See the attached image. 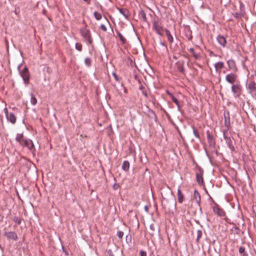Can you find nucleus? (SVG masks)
Here are the masks:
<instances>
[{
    "mask_svg": "<svg viewBox=\"0 0 256 256\" xmlns=\"http://www.w3.org/2000/svg\"><path fill=\"white\" fill-rule=\"evenodd\" d=\"M117 236L119 238H122L123 237L124 232L122 231H118L117 233Z\"/></svg>",
    "mask_w": 256,
    "mask_h": 256,
    "instance_id": "29",
    "label": "nucleus"
},
{
    "mask_svg": "<svg viewBox=\"0 0 256 256\" xmlns=\"http://www.w3.org/2000/svg\"><path fill=\"white\" fill-rule=\"evenodd\" d=\"M140 256H146V252L142 250L140 252Z\"/></svg>",
    "mask_w": 256,
    "mask_h": 256,
    "instance_id": "34",
    "label": "nucleus"
},
{
    "mask_svg": "<svg viewBox=\"0 0 256 256\" xmlns=\"http://www.w3.org/2000/svg\"><path fill=\"white\" fill-rule=\"evenodd\" d=\"M227 64L230 69L232 70L234 72H237L238 68L236 66L235 62L233 60H228L227 62Z\"/></svg>",
    "mask_w": 256,
    "mask_h": 256,
    "instance_id": "8",
    "label": "nucleus"
},
{
    "mask_svg": "<svg viewBox=\"0 0 256 256\" xmlns=\"http://www.w3.org/2000/svg\"><path fill=\"white\" fill-rule=\"evenodd\" d=\"M91 62V59L90 58H87L85 59L84 63L88 66H90Z\"/></svg>",
    "mask_w": 256,
    "mask_h": 256,
    "instance_id": "25",
    "label": "nucleus"
},
{
    "mask_svg": "<svg viewBox=\"0 0 256 256\" xmlns=\"http://www.w3.org/2000/svg\"><path fill=\"white\" fill-rule=\"evenodd\" d=\"M178 70L180 72H184V68L182 64H178Z\"/></svg>",
    "mask_w": 256,
    "mask_h": 256,
    "instance_id": "27",
    "label": "nucleus"
},
{
    "mask_svg": "<svg viewBox=\"0 0 256 256\" xmlns=\"http://www.w3.org/2000/svg\"><path fill=\"white\" fill-rule=\"evenodd\" d=\"M21 76L26 84H28L30 80V74L28 68L25 67L24 70L20 72Z\"/></svg>",
    "mask_w": 256,
    "mask_h": 256,
    "instance_id": "3",
    "label": "nucleus"
},
{
    "mask_svg": "<svg viewBox=\"0 0 256 256\" xmlns=\"http://www.w3.org/2000/svg\"><path fill=\"white\" fill-rule=\"evenodd\" d=\"M224 66V64L222 62H218L214 64L215 70L218 72H220Z\"/></svg>",
    "mask_w": 256,
    "mask_h": 256,
    "instance_id": "14",
    "label": "nucleus"
},
{
    "mask_svg": "<svg viewBox=\"0 0 256 256\" xmlns=\"http://www.w3.org/2000/svg\"><path fill=\"white\" fill-rule=\"evenodd\" d=\"M254 86V84H249L250 87H252V86Z\"/></svg>",
    "mask_w": 256,
    "mask_h": 256,
    "instance_id": "37",
    "label": "nucleus"
},
{
    "mask_svg": "<svg viewBox=\"0 0 256 256\" xmlns=\"http://www.w3.org/2000/svg\"><path fill=\"white\" fill-rule=\"evenodd\" d=\"M216 40L220 44L222 47H225L226 44V38L221 35H219L216 38Z\"/></svg>",
    "mask_w": 256,
    "mask_h": 256,
    "instance_id": "9",
    "label": "nucleus"
},
{
    "mask_svg": "<svg viewBox=\"0 0 256 256\" xmlns=\"http://www.w3.org/2000/svg\"><path fill=\"white\" fill-rule=\"evenodd\" d=\"M25 147H27L30 150L34 149V144L30 140H28L27 142L26 143V144L25 146Z\"/></svg>",
    "mask_w": 256,
    "mask_h": 256,
    "instance_id": "20",
    "label": "nucleus"
},
{
    "mask_svg": "<svg viewBox=\"0 0 256 256\" xmlns=\"http://www.w3.org/2000/svg\"><path fill=\"white\" fill-rule=\"evenodd\" d=\"M189 52L192 53L193 56L196 60L200 59V56L199 54H196L194 52V49L193 48H190L189 49Z\"/></svg>",
    "mask_w": 256,
    "mask_h": 256,
    "instance_id": "21",
    "label": "nucleus"
},
{
    "mask_svg": "<svg viewBox=\"0 0 256 256\" xmlns=\"http://www.w3.org/2000/svg\"><path fill=\"white\" fill-rule=\"evenodd\" d=\"M82 44L80 43H76V48L78 51H82Z\"/></svg>",
    "mask_w": 256,
    "mask_h": 256,
    "instance_id": "26",
    "label": "nucleus"
},
{
    "mask_svg": "<svg viewBox=\"0 0 256 256\" xmlns=\"http://www.w3.org/2000/svg\"><path fill=\"white\" fill-rule=\"evenodd\" d=\"M152 30H154L158 34L162 36L163 32L165 30L158 21H154L152 23Z\"/></svg>",
    "mask_w": 256,
    "mask_h": 256,
    "instance_id": "2",
    "label": "nucleus"
},
{
    "mask_svg": "<svg viewBox=\"0 0 256 256\" xmlns=\"http://www.w3.org/2000/svg\"><path fill=\"white\" fill-rule=\"evenodd\" d=\"M193 132H194V135L196 137L199 138V135H198V132L196 128H193Z\"/></svg>",
    "mask_w": 256,
    "mask_h": 256,
    "instance_id": "30",
    "label": "nucleus"
},
{
    "mask_svg": "<svg viewBox=\"0 0 256 256\" xmlns=\"http://www.w3.org/2000/svg\"><path fill=\"white\" fill-rule=\"evenodd\" d=\"M86 2L88 4H90V0H83Z\"/></svg>",
    "mask_w": 256,
    "mask_h": 256,
    "instance_id": "36",
    "label": "nucleus"
},
{
    "mask_svg": "<svg viewBox=\"0 0 256 256\" xmlns=\"http://www.w3.org/2000/svg\"><path fill=\"white\" fill-rule=\"evenodd\" d=\"M4 112L8 120H9L12 124H15L16 120L15 115L12 112L8 113V110L6 108L4 109Z\"/></svg>",
    "mask_w": 256,
    "mask_h": 256,
    "instance_id": "6",
    "label": "nucleus"
},
{
    "mask_svg": "<svg viewBox=\"0 0 256 256\" xmlns=\"http://www.w3.org/2000/svg\"><path fill=\"white\" fill-rule=\"evenodd\" d=\"M244 248L242 246H240V248H239V252L241 254H242L244 253Z\"/></svg>",
    "mask_w": 256,
    "mask_h": 256,
    "instance_id": "31",
    "label": "nucleus"
},
{
    "mask_svg": "<svg viewBox=\"0 0 256 256\" xmlns=\"http://www.w3.org/2000/svg\"><path fill=\"white\" fill-rule=\"evenodd\" d=\"M94 14L95 18L96 20H98L102 18V14L100 13H99L97 12H94Z\"/></svg>",
    "mask_w": 256,
    "mask_h": 256,
    "instance_id": "23",
    "label": "nucleus"
},
{
    "mask_svg": "<svg viewBox=\"0 0 256 256\" xmlns=\"http://www.w3.org/2000/svg\"><path fill=\"white\" fill-rule=\"evenodd\" d=\"M196 180L199 184H203L202 172L200 170L199 172L196 173Z\"/></svg>",
    "mask_w": 256,
    "mask_h": 256,
    "instance_id": "13",
    "label": "nucleus"
},
{
    "mask_svg": "<svg viewBox=\"0 0 256 256\" xmlns=\"http://www.w3.org/2000/svg\"><path fill=\"white\" fill-rule=\"evenodd\" d=\"M213 211L215 214L220 217H224L225 216V212L218 206H216L213 208Z\"/></svg>",
    "mask_w": 256,
    "mask_h": 256,
    "instance_id": "7",
    "label": "nucleus"
},
{
    "mask_svg": "<svg viewBox=\"0 0 256 256\" xmlns=\"http://www.w3.org/2000/svg\"><path fill=\"white\" fill-rule=\"evenodd\" d=\"M193 200H195L196 204L199 206L200 202V194L196 190L194 192Z\"/></svg>",
    "mask_w": 256,
    "mask_h": 256,
    "instance_id": "10",
    "label": "nucleus"
},
{
    "mask_svg": "<svg viewBox=\"0 0 256 256\" xmlns=\"http://www.w3.org/2000/svg\"><path fill=\"white\" fill-rule=\"evenodd\" d=\"M80 32L82 36L85 39L89 44H92V40L91 37L90 30L86 27L82 28L80 30Z\"/></svg>",
    "mask_w": 256,
    "mask_h": 256,
    "instance_id": "1",
    "label": "nucleus"
},
{
    "mask_svg": "<svg viewBox=\"0 0 256 256\" xmlns=\"http://www.w3.org/2000/svg\"><path fill=\"white\" fill-rule=\"evenodd\" d=\"M14 220L15 222L20 224L21 223V220L18 217L15 216L14 218Z\"/></svg>",
    "mask_w": 256,
    "mask_h": 256,
    "instance_id": "28",
    "label": "nucleus"
},
{
    "mask_svg": "<svg viewBox=\"0 0 256 256\" xmlns=\"http://www.w3.org/2000/svg\"><path fill=\"white\" fill-rule=\"evenodd\" d=\"M168 94L171 98L172 100L176 104L178 110L180 109L181 106L180 105V104L178 100L175 98L172 94L170 92H169L167 91Z\"/></svg>",
    "mask_w": 256,
    "mask_h": 256,
    "instance_id": "12",
    "label": "nucleus"
},
{
    "mask_svg": "<svg viewBox=\"0 0 256 256\" xmlns=\"http://www.w3.org/2000/svg\"><path fill=\"white\" fill-rule=\"evenodd\" d=\"M112 76H114L115 80L117 82L119 81L118 77L115 72H112Z\"/></svg>",
    "mask_w": 256,
    "mask_h": 256,
    "instance_id": "32",
    "label": "nucleus"
},
{
    "mask_svg": "<svg viewBox=\"0 0 256 256\" xmlns=\"http://www.w3.org/2000/svg\"><path fill=\"white\" fill-rule=\"evenodd\" d=\"M120 12L126 18H128L129 16L128 11L125 8H118Z\"/></svg>",
    "mask_w": 256,
    "mask_h": 256,
    "instance_id": "17",
    "label": "nucleus"
},
{
    "mask_svg": "<svg viewBox=\"0 0 256 256\" xmlns=\"http://www.w3.org/2000/svg\"><path fill=\"white\" fill-rule=\"evenodd\" d=\"M178 202L180 204H182L184 200V195L180 189H178Z\"/></svg>",
    "mask_w": 256,
    "mask_h": 256,
    "instance_id": "16",
    "label": "nucleus"
},
{
    "mask_svg": "<svg viewBox=\"0 0 256 256\" xmlns=\"http://www.w3.org/2000/svg\"><path fill=\"white\" fill-rule=\"evenodd\" d=\"M238 79V75L234 73L228 74L226 76V82L230 84H234Z\"/></svg>",
    "mask_w": 256,
    "mask_h": 256,
    "instance_id": "4",
    "label": "nucleus"
},
{
    "mask_svg": "<svg viewBox=\"0 0 256 256\" xmlns=\"http://www.w3.org/2000/svg\"><path fill=\"white\" fill-rule=\"evenodd\" d=\"M6 236L8 239H12L13 240H16L18 239V236L16 232H10L6 233Z\"/></svg>",
    "mask_w": 256,
    "mask_h": 256,
    "instance_id": "11",
    "label": "nucleus"
},
{
    "mask_svg": "<svg viewBox=\"0 0 256 256\" xmlns=\"http://www.w3.org/2000/svg\"><path fill=\"white\" fill-rule=\"evenodd\" d=\"M232 90L236 97H238L241 94L242 86L239 84H233L232 86Z\"/></svg>",
    "mask_w": 256,
    "mask_h": 256,
    "instance_id": "5",
    "label": "nucleus"
},
{
    "mask_svg": "<svg viewBox=\"0 0 256 256\" xmlns=\"http://www.w3.org/2000/svg\"><path fill=\"white\" fill-rule=\"evenodd\" d=\"M117 34L118 36V38H120V39L121 40V42H122V43L124 44H125L126 42V40L125 38L120 32H118Z\"/></svg>",
    "mask_w": 256,
    "mask_h": 256,
    "instance_id": "22",
    "label": "nucleus"
},
{
    "mask_svg": "<svg viewBox=\"0 0 256 256\" xmlns=\"http://www.w3.org/2000/svg\"><path fill=\"white\" fill-rule=\"evenodd\" d=\"M28 140H27V139H26V140H25V142H24V143H22V144L21 146H26V143L27 142Z\"/></svg>",
    "mask_w": 256,
    "mask_h": 256,
    "instance_id": "35",
    "label": "nucleus"
},
{
    "mask_svg": "<svg viewBox=\"0 0 256 256\" xmlns=\"http://www.w3.org/2000/svg\"><path fill=\"white\" fill-rule=\"evenodd\" d=\"M100 28L104 32H106L107 30L106 26L104 24H101Z\"/></svg>",
    "mask_w": 256,
    "mask_h": 256,
    "instance_id": "33",
    "label": "nucleus"
},
{
    "mask_svg": "<svg viewBox=\"0 0 256 256\" xmlns=\"http://www.w3.org/2000/svg\"><path fill=\"white\" fill-rule=\"evenodd\" d=\"M16 140L19 142L20 145H22L26 139L24 138L22 134H18L16 138Z\"/></svg>",
    "mask_w": 256,
    "mask_h": 256,
    "instance_id": "15",
    "label": "nucleus"
},
{
    "mask_svg": "<svg viewBox=\"0 0 256 256\" xmlns=\"http://www.w3.org/2000/svg\"><path fill=\"white\" fill-rule=\"evenodd\" d=\"M161 44L162 45V46H165L164 43H163V42H161Z\"/></svg>",
    "mask_w": 256,
    "mask_h": 256,
    "instance_id": "38",
    "label": "nucleus"
},
{
    "mask_svg": "<svg viewBox=\"0 0 256 256\" xmlns=\"http://www.w3.org/2000/svg\"><path fill=\"white\" fill-rule=\"evenodd\" d=\"M122 169L124 171H128L130 168V163L128 161L125 160L123 162L122 166Z\"/></svg>",
    "mask_w": 256,
    "mask_h": 256,
    "instance_id": "19",
    "label": "nucleus"
},
{
    "mask_svg": "<svg viewBox=\"0 0 256 256\" xmlns=\"http://www.w3.org/2000/svg\"><path fill=\"white\" fill-rule=\"evenodd\" d=\"M30 102L33 105H36L37 103L36 98L32 94L31 95Z\"/></svg>",
    "mask_w": 256,
    "mask_h": 256,
    "instance_id": "24",
    "label": "nucleus"
},
{
    "mask_svg": "<svg viewBox=\"0 0 256 256\" xmlns=\"http://www.w3.org/2000/svg\"><path fill=\"white\" fill-rule=\"evenodd\" d=\"M165 32L166 33V35L168 37V42H170V43L172 44V42H173V41H174V38H173L172 36L170 30L166 29V30H165Z\"/></svg>",
    "mask_w": 256,
    "mask_h": 256,
    "instance_id": "18",
    "label": "nucleus"
}]
</instances>
